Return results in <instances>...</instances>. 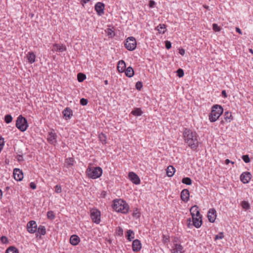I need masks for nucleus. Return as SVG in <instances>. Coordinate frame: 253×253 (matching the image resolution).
<instances>
[{
	"label": "nucleus",
	"instance_id": "9",
	"mask_svg": "<svg viewBox=\"0 0 253 253\" xmlns=\"http://www.w3.org/2000/svg\"><path fill=\"white\" fill-rule=\"evenodd\" d=\"M27 229L28 232L33 234L37 230V224L35 221L31 220L28 222Z\"/></svg>",
	"mask_w": 253,
	"mask_h": 253
},
{
	"label": "nucleus",
	"instance_id": "35",
	"mask_svg": "<svg viewBox=\"0 0 253 253\" xmlns=\"http://www.w3.org/2000/svg\"><path fill=\"white\" fill-rule=\"evenodd\" d=\"M140 214H141L140 212L138 209H135V210H134L133 213H132V216L134 217L138 218L140 217Z\"/></svg>",
	"mask_w": 253,
	"mask_h": 253
},
{
	"label": "nucleus",
	"instance_id": "10",
	"mask_svg": "<svg viewBox=\"0 0 253 253\" xmlns=\"http://www.w3.org/2000/svg\"><path fill=\"white\" fill-rule=\"evenodd\" d=\"M252 177V174L250 172H244L240 175V180L243 183L247 184L250 182Z\"/></svg>",
	"mask_w": 253,
	"mask_h": 253
},
{
	"label": "nucleus",
	"instance_id": "13",
	"mask_svg": "<svg viewBox=\"0 0 253 253\" xmlns=\"http://www.w3.org/2000/svg\"><path fill=\"white\" fill-rule=\"evenodd\" d=\"M208 218L210 222H214L216 217V211L214 209H211L208 212Z\"/></svg>",
	"mask_w": 253,
	"mask_h": 253
},
{
	"label": "nucleus",
	"instance_id": "64",
	"mask_svg": "<svg viewBox=\"0 0 253 253\" xmlns=\"http://www.w3.org/2000/svg\"><path fill=\"white\" fill-rule=\"evenodd\" d=\"M221 123L223 124V121H221Z\"/></svg>",
	"mask_w": 253,
	"mask_h": 253
},
{
	"label": "nucleus",
	"instance_id": "18",
	"mask_svg": "<svg viewBox=\"0 0 253 253\" xmlns=\"http://www.w3.org/2000/svg\"><path fill=\"white\" fill-rule=\"evenodd\" d=\"M171 253H183V247L180 244H174L171 250Z\"/></svg>",
	"mask_w": 253,
	"mask_h": 253
},
{
	"label": "nucleus",
	"instance_id": "56",
	"mask_svg": "<svg viewBox=\"0 0 253 253\" xmlns=\"http://www.w3.org/2000/svg\"><path fill=\"white\" fill-rule=\"evenodd\" d=\"M230 163H231L232 164H234V162H232V161H230L229 159H226L225 160V163L226 164V165H228Z\"/></svg>",
	"mask_w": 253,
	"mask_h": 253
},
{
	"label": "nucleus",
	"instance_id": "41",
	"mask_svg": "<svg viewBox=\"0 0 253 253\" xmlns=\"http://www.w3.org/2000/svg\"><path fill=\"white\" fill-rule=\"evenodd\" d=\"M212 29L215 32H219L221 30V28L217 24L214 23L212 24Z\"/></svg>",
	"mask_w": 253,
	"mask_h": 253
},
{
	"label": "nucleus",
	"instance_id": "24",
	"mask_svg": "<svg viewBox=\"0 0 253 253\" xmlns=\"http://www.w3.org/2000/svg\"><path fill=\"white\" fill-rule=\"evenodd\" d=\"M52 50L53 51L63 52L66 50V47L63 44H54Z\"/></svg>",
	"mask_w": 253,
	"mask_h": 253
},
{
	"label": "nucleus",
	"instance_id": "22",
	"mask_svg": "<svg viewBox=\"0 0 253 253\" xmlns=\"http://www.w3.org/2000/svg\"><path fill=\"white\" fill-rule=\"evenodd\" d=\"M62 114L63 116L65 118L66 120L70 119L73 115L72 110L69 108H66L64 109Z\"/></svg>",
	"mask_w": 253,
	"mask_h": 253
},
{
	"label": "nucleus",
	"instance_id": "28",
	"mask_svg": "<svg viewBox=\"0 0 253 253\" xmlns=\"http://www.w3.org/2000/svg\"><path fill=\"white\" fill-rule=\"evenodd\" d=\"M156 29L160 34H164L166 31V26L165 24H159L157 27Z\"/></svg>",
	"mask_w": 253,
	"mask_h": 253
},
{
	"label": "nucleus",
	"instance_id": "61",
	"mask_svg": "<svg viewBox=\"0 0 253 253\" xmlns=\"http://www.w3.org/2000/svg\"><path fill=\"white\" fill-rule=\"evenodd\" d=\"M90 0H82V1L84 2V3H86L87 2L89 1Z\"/></svg>",
	"mask_w": 253,
	"mask_h": 253
},
{
	"label": "nucleus",
	"instance_id": "15",
	"mask_svg": "<svg viewBox=\"0 0 253 253\" xmlns=\"http://www.w3.org/2000/svg\"><path fill=\"white\" fill-rule=\"evenodd\" d=\"M56 137L57 135L53 130L49 132L47 136V140L50 143L55 144L56 143Z\"/></svg>",
	"mask_w": 253,
	"mask_h": 253
},
{
	"label": "nucleus",
	"instance_id": "5",
	"mask_svg": "<svg viewBox=\"0 0 253 253\" xmlns=\"http://www.w3.org/2000/svg\"><path fill=\"white\" fill-rule=\"evenodd\" d=\"M16 126L21 131H25L28 127L27 120L22 115H20L17 119Z\"/></svg>",
	"mask_w": 253,
	"mask_h": 253
},
{
	"label": "nucleus",
	"instance_id": "7",
	"mask_svg": "<svg viewBox=\"0 0 253 253\" xmlns=\"http://www.w3.org/2000/svg\"><path fill=\"white\" fill-rule=\"evenodd\" d=\"M136 41L133 37H129L125 41V46L129 51L134 50L136 48Z\"/></svg>",
	"mask_w": 253,
	"mask_h": 253
},
{
	"label": "nucleus",
	"instance_id": "52",
	"mask_svg": "<svg viewBox=\"0 0 253 253\" xmlns=\"http://www.w3.org/2000/svg\"><path fill=\"white\" fill-rule=\"evenodd\" d=\"M155 5V2L154 0H151L149 1V6L150 8L154 7Z\"/></svg>",
	"mask_w": 253,
	"mask_h": 253
},
{
	"label": "nucleus",
	"instance_id": "12",
	"mask_svg": "<svg viewBox=\"0 0 253 253\" xmlns=\"http://www.w3.org/2000/svg\"><path fill=\"white\" fill-rule=\"evenodd\" d=\"M94 8L98 15L101 16L104 13L105 5L104 3L100 2L96 3Z\"/></svg>",
	"mask_w": 253,
	"mask_h": 253
},
{
	"label": "nucleus",
	"instance_id": "55",
	"mask_svg": "<svg viewBox=\"0 0 253 253\" xmlns=\"http://www.w3.org/2000/svg\"><path fill=\"white\" fill-rule=\"evenodd\" d=\"M236 31L237 33H238L239 34H241V35L242 34V32L241 29L239 28H238V27H236Z\"/></svg>",
	"mask_w": 253,
	"mask_h": 253
},
{
	"label": "nucleus",
	"instance_id": "32",
	"mask_svg": "<svg viewBox=\"0 0 253 253\" xmlns=\"http://www.w3.org/2000/svg\"><path fill=\"white\" fill-rule=\"evenodd\" d=\"M224 116L225 121L227 122H230L231 120L232 119L231 113L226 112H225Z\"/></svg>",
	"mask_w": 253,
	"mask_h": 253
},
{
	"label": "nucleus",
	"instance_id": "26",
	"mask_svg": "<svg viewBox=\"0 0 253 253\" xmlns=\"http://www.w3.org/2000/svg\"><path fill=\"white\" fill-rule=\"evenodd\" d=\"M74 164V160L72 158H69L65 159L64 166L67 168L73 166Z\"/></svg>",
	"mask_w": 253,
	"mask_h": 253
},
{
	"label": "nucleus",
	"instance_id": "59",
	"mask_svg": "<svg viewBox=\"0 0 253 253\" xmlns=\"http://www.w3.org/2000/svg\"><path fill=\"white\" fill-rule=\"evenodd\" d=\"M2 192L1 190L0 189V199H1V198L2 197Z\"/></svg>",
	"mask_w": 253,
	"mask_h": 253
},
{
	"label": "nucleus",
	"instance_id": "11",
	"mask_svg": "<svg viewBox=\"0 0 253 253\" xmlns=\"http://www.w3.org/2000/svg\"><path fill=\"white\" fill-rule=\"evenodd\" d=\"M129 180L134 184L138 185L140 183V179L138 176L134 172H129L128 173Z\"/></svg>",
	"mask_w": 253,
	"mask_h": 253
},
{
	"label": "nucleus",
	"instance_id": "19",
	"mask_svg": "<svg viewBox=\"0 0 253 253\" xmlns=\"http://www.w3.org/2000/svg\"><path fill=\"white\" fill-rule=\"evenodd\" d=\"M26 58L30 64H33L36 61V56L33 52L30 51L26 54Z\"/></svg>",
	"mask_w": 253,
	"mask_h": 253
},
{
	"label": "nucleus",
	"instance_id": "27",
	"mask_svg": "<svg viewBox=\"0 0 253 253\" xmlns=\"http://www.w3.org/2000/svg\"><path fill=\"white\" fill-rule=\"evenodd\" d=\"M126 75L129 77H132L134 75V71L132 67H128L125 70Z\"/></svg>",
	"mask_w": 253,
	"mask_h": 253
},
{
	"label": "nucleus",
	"instance_id": "14",
	"mask_svg": "<svg viewBox=\"0 0 253 253\" xmlns=\"http://www.w3.org/2000/svg\"><path fill=\"white\" fill-rule=\"evenodd\" d=\"M14 178L17 181H21L23 178V174L21 170L15 169L13 170Z\"/></svg>",
	"mask_w": 253,
	"mask_h": 253
},
{
	"label": "nucleus",
	"instance_id": "2",
	"mask_svg": "<svg viewBox=\"0 0 253 253\" xmlns=\"http://www.w3.org/2000/svg\"><path fill=\"white\" fill-rule=\"evenodd\" d=\"M112 207L116 211L124 214L128 213L129 210L127 203L121 199L114 200Z\"/></svg>",
	"mask_w": 253,
	"mask_h": 253
},
{
	"label": "nucleus",
	"instance_id": "25",
	"mask_svg": "<svg viewBox=\"0 0 253 253\" xmlns=\"http://www.w3.org/2000/svg\"><path fill=\"white\" fill-rule=\"evenodd\" d=\"M175 172V169L172 166H169L166 169L167 175L169 177H172Z\"/></svg>",
	"mask_w": 253,
	"mask_h": 253
},
{
	"label": "nucleus",
	"instance_id": "31",
	"mask_svg": "<svg viewBox=\"0 0 253 253\" xmlns=\"http://www.w3.org/2000/svg\"><path fill=\"white\" fill-rule=\"evenodd\" d=\"M38 233L41 235H44L46 234V230L44 226L40 225L38 228Z\"/></svg>",
	"mask_w": 253,
	"mask_h": 253
},
{
	"label": "nucleus",
	"instance_id": "62",
	"mask_svg": "<svg viewBox=\"0 0 253 253\" xmlns=\"http://www.w3.org/2000/svg\"><path fill=\"white\" fill-rule=\"evenodd\" d=\"M250 51L251 52H253V51L252 49H250Z\"/></svg>",
	"mask_w": 253,
	"mask_h": 253
},
{
	"label": "nucleus",
	"instance_id": "29",
	"mask_svg": "<svg viewBox=\"0 0 253 253\" xmlns=\"http://www.w3.org/2000/svg\"><path fill=\"white\" fill-rule=\"evenodd\" d=\"M126 238L127 240L131 241L134 238V233L131 230H128L126 232Z\"/></svg>",
	"mask_w": 253,
	"mask_h": 253
},
{
	"label": "nucleus",
	"instance_id": "43",
	"mask_svg": "<svg viewBox=\"0 0 253 253\" xmlns=\"http://www.w3.org/2000/svg\"><path fill=\"white\" fill-rule=\"evenodd\" d=\"M242 158L246 163H249L251 161L248 155H243Z\"/></svg>",
	"mask_w": 253,
	"mask_h": 253
},
{
	"label": "nucleus",
	"instance_id": "42",
	"mask_svg": "<svg viewBox=\"0 0 253 253\" xmlns=\"http://www.w3.org/2000/svg\"><path fill=\"white\" fill-rule=\"evenodd\" d=\"M99 138L102 143H106V136L104 134L101 133L99 135Z\"/></svg>",
	"mask_w": 253,
	"mask_h": 253
},
{
	"label": "nucleus",
	"instance_id": "58",
	"mask_svg": "<svg viewBox=\"0 0 253 253\" xmlns=\"http://www.w3.org/2000/svg\"><path fill=\"white\" fill-rule=\"evenodd\" d=\"M163 238H164L163 242L164 243H166V242H167V241L168 240V238L166 236H163Z\"/></svg>",
	"mask_w": 253,
	"mask_h": 253
},
{
	"label": "nucleus",
	"instance_id": "54",
	"mask_svg": "<svg viewBox=\"0 0 253 253\" xmlns=\"http://www.w3.org/2000/svg\"><path fill=\"white\" fill-rule=\"evenodd\" d=\"M179 53L180 54L183 56L185 54V50L183 48L179 49Z\"/></svg>",
	"mask_w": 253,
	"mask_h": 253
},
{
	"label": "nucleus",
	"instance_id": "6",
	"mask_svg": "<svg viewBox=\"0 0 253 253\" xmlns=\"http://www.w3.org/2000/svg\"><path fill=\"white\" fill-rule=\"evenodd\" d=\"M202 215H198L197 216H195L192 217V221L193 223L191 224V220L190 218H189L187 219V224L188 227L190 228L191 226L193 225L196 228H198L200 227L202 224Z\"/></svg>",
	"mask_w": 253,
	"mask_h": 253
},
{
	"label": "nucleus",
	"instance_id": "50",
	"mask_svg": "<svg viewBox=\"0 0 253 253\" xmlns=\"http://www.w3.org/2000/svg\"><path fill=\"white\" fill-rule=\"evenodd\" d=\"M106 32L108 35L111 37H113L115 35L114 32L110 29H108L106 31Z\"/></svg>",
	"mask_w": 253,
	"mask_h": 253
},
{
	"label": "nucleus",
	"instance_id": "16",
	"mask_svg": "<svg viewBox=\"0 0 253 253\" xmlns=\"http://www.w3.org/2000/svg\"><path fill=\"white\" fill-rule=\"evenodd\" d=\"M142 248L140 241L138 239L134 240L132 242V248L133 252H138Z\"/></svg>",
	"mask_w": 253,
	"mask_h": 253
},
{
	"label": "nucleus",
	"instance_id": "38",
	"mask_svg": "<svg viewBox=\"0 0 253 253\" xmlns=\"http://www.w3.org/2000/svg\"><path fill=\"white\" fill-rule=\"evenodd\" d=\"M182 182L186 185H191L192 183L191 179L189 177H184L182 180Z\"/></svg>",
	"mask_w": 253,
	"mask_h": 253
},
{
	"label": "nucleus",
	"instance_id": "47",
	"mask_svg": "<svg viewBox=\"0 0 253 253\" xmlns=\"http://www.w3.org/2000/svg\"><path fill=\"white\" fill-rule=\"evenodd\" d=\"M0 241L3 244H6L8 242L7 237L4 236L1 237Z\"/></svg>",
	"mask_w": 253,
	"mask_h": 253
},
{
	"label": "nucleus",
	"instance_id": "37",
	"mask_svg": "<svg viewBox=\"0 0 253 253\" xmlns=\"http://www.w3.org/2000/svg\"><path fill=\"white\" fill-rule=\"evenodd\" d=\"M77 77L78 80L79 82H82L84 81L86 78L85 75L81 73L78 74Z\"/></svg>",
	"mask_w": 253,
	"mask_h": 253
},
{
	"label": "nucleus",
	"instance_id": "36",
	"mask_svg": "<svg viewBox=\"0 0 253 253\" xmlns=\"http://www.w3.org/2000/svg\"><path fill=\"white\" fill-rule=\"evenodd\" d=\"M47 217L50 220H53L55 218V216L53 211H50L47 212Z\"/></svg>",
	"mask_w": 253,
	"mask_h": 253
},
{
	"label": "nucleus",
	"instance_id": "21",
	"mask_svg": "<svg viewBox=\"0 0 253 253\" xmlns=\"http://www.w3.org/2000/svg\"><path fill=\"white\" fill-rule=\"evenodd\" d=\"M80 242L79 237L76 235H73L71 236L70 239V243L73 246L77 245Z\"/></svg>",
	"mask_w": 253,
	"mask_h": 253
},
{
	"label": "nucleus",
	"instance_id": "45",
	"mask_svg": "<svg viewBox=\"0 0 253 253\" xmlns=\"http://www.w3.org/2000/svg\"><path fill=\"white\" fill-rule=\"evenodd\" d=\"M177 75L179 78H181L184 76L183 70L181 69H179L177 71Z\"/></svg>",
	"mask_w": 253,
	"mask_h": 253
},
{
	"label": "nucleus",
	"instance_id": "49",
	"mask_svg": "<svg viewBox=\"0 0 253 253\" xmlns=\"http://www.w3.org/2000/svg\"><path fill=\"white\" fill-rule=\"evenodd\" d=\"M88 103V101L87 99H84V98H82L81 100H80V103L82 105H86Z\"/></svg>",
	"mask_w": 253,
	"mask_h": 253
},
{
	"label": "nucleus",
	"instance_id": "63",
	"mask_svg": "<svg viewBox=\"0 0 253 253\" xmlns=\"http://www.w3.org/2000/svg\"><path fill=\"white\" fill-rule=\"evenodd\" d=\"M205 7H206V8H208V6H206Z\"/></svg>",
	"mask_w": 253,
	"mask_h": 253
},
{
	"label": "nucleus",
	"instance_id": "48",
	"mask_svg": "<svg viewBox=\"0 0 253 253\" xmlns=\"http://www.w3.org/2000/svg\"><path fill=\"white\" fill-rule=\"evenodd\" d=\"M224 237V235L223 233H220L219 234L216 235L214 239L215 240H218V239H221Z\"/></svg>",
	"mask_w": 253,
	"mask_h": 253
},
{
	"label": "nucleus",
	"instance_id": "30",
	"mask_svg": "<svg viewBox=\"0 0 253 253\" xmlns=\"http://www.w3.org/2000/svg\"><path fill=\"white\" fill-rule=\"evenodd\" d=\"M142 111L140 108H135L131 111V114L134 116H140L142 114Z\"/></svg>",
	"mask_w": 253,
	"mask_h": 253
},
{
	"label": "nucleus",
	"instance_id": "34",
	"mask_svg": "<svg viewBox=\"0 0 253 253\" xmlns=\"http://www.w3.org/2000/svg\"><path fill=\"white\" fill-rule=\"evenodd\" d=\"M241 206L242 208L245 210H249L250 208V205L249 203L245 201H243L241 202Z\"/></svg>",
	"mask_w": 253,
	"mask_h": 253
},
{
	"label": "nucleus",
	"instance_id": "33",
	"mask_svg": "<svg viewBox=\"0 0 253 253\" xmlns=\"http://www.w3.org/2000/svg\"><path fill=\"white\" fill-rule=\"evenodd\" d=\"M6 253H19V251L15 247H10L6 250Z\"/></svg>",
	"mask_w": 253,
	"mask_h": 253
},
{
	"label": "nucleus",
	"instance_id": "44",
	"mask_svg": "<svg viewBox=\"0 0 253 253\" xmlns=\"http://www.w3.org/2000/svg\"><path fill=\"white\" fill-rule=\"evenodd\" d=\"M4 144V139L0 136V152L2 150Z\"/></svg>",
	"mask_w": 253,
	"mask_h": 253
},
{
	"label": "nucleus",
	"instance_id": "40",
	"mask_svg": "<svg viewBox=\"0 0 253 253\" xmlns=\"http://www.w3.org/2000/svg\"><path fill=\"white\" fill-rule=\"evenodd\" d=\"M54 191H55V192L57 194H59V193H61V192H62L61 186L59 185H56L54 187Z\"/></svg>",
	"mask_w": 253,
	"mask_h": 253
},
{
	"label": "nucleus",
	"instance_id": "17",
	"mask_svg": "<svg viewBox=\"0 0 253 253\" xmlns=\"http://www.w3.org/2000/svg\"><path fill=\"white\" fill-rule=\"evenodd\" d=\"M189 191L188 189H185L181 192V200L184 202H187L189 199Z\"/></svg>",
	"mask_w": 253,
	"mask_h": 253
},
{
	"label": "nucleus",
	"instance_id": "53",
	"mask_svg": "<svg viewBox=\"0 0 253 253\" xmlns=\"http://www.w3.org/2000/svg\"><path fill=\"white\" fill-rule=\"evenodd\" d=\"M30 188H32V189H35L37 188L36 184L33 182H32L30 183Z\"/></svg>",
	"mask_w": 253,
	"mask_h": 253
},
{
	"label": "nucleus",
	"instance_id": "60",
	"mask_svg": "<svg viewBox=\"0 0 253 253\" xmlns=\"http://www.w3.org/2000/svg\"><path fill=\"white\" fill-rule=\"evenodd\" d=\"M104 82L106 85L108 84V82L107 80H105Z\"/></svg>",
	"mask_w": 253,
	"mask_h": 253
},
{
	"label": "nucleus",
	"instance_id": "23",
	"mask_svg": "<svg viewBox=\"0 0 253 253\" xmlns=\"http://www.w3.org/2000/svg\"><path fill=\"white\" fill-rule=\"evenodd\" d=\"M126 68V63L124 60L119 61L117 66V70L120 73L124 72Z\"/></svg>",
	"mask_w": 253,
	"mask_h": 253
},
{
	"label": "nucleus",
	"instance_id": "51",
	"mask_svg": "<svg viewBox=\"0 0 253 253\" xmlns=\"http://www.w3.org/2000/svg\"><path fill=\"white\" fill-rule=\"evenodd\" d=\"M166 47L168 49H169V48H171V42H169V41H167L166 42Z\"/></svg>",
	"mask_w": 253,
	"mask_h": 253
},
{
	"label": "nucleus",
	"instance_id": "3",
	"mask_svg": "<svg viewBox=\"0 0 253 253\" xmlns=\"http://www.w3.org/2000/svg\"><path fill=\"white\" fill-rule=\"evenodd\" d=\"M223 112V108L219 105H214L212 108L211 112L209 115V120L211 122L217 121Z\"/></svg>",
	"mask_w": 253,
	"mask_h": 253
},
{
	"label": "nucleus",
	"instance_id": "1",
	"mask_svg": "<svg viewBox=\"0 0 253 253\" xmlns=\"http://www.w3.org/2000/svg\"><path fill=\"white\" fill-rule=\"evenodd\" d=\"M183 135L185 142L192 149L196 150L199 146L198 135L196 132L185 128L183 130Z\"/></svg>",
	"mask_w": 253,
	"mask_h": 253
},
{
	"label": "nucleus",
	"instance_id": "8",
	"mask_svg": "<svg viewBox=\"0 0 253 253\" xmlns=\"http://www.w3.org/2000/svg\"><path fill=\"white\" fill-rule=\"evenodd\" d=\"M90 217L93 222L99 224L101 219L100 211L96 209H91L90 210Z\"/></svg>",
	"mask_w": 253,
	"mask_h": 253
},
{
	"label": "nucleus",
	"instance_id": "57",
	"mask_svg": "<svg viewBox=\"0 0 253 253\" xmlns=\"http://www.w3.org/2000/svg\"><path fill=\"white\" fill-rule=\"evenodd\" d=\"M221 93H222V95L223 97H224L225 98L227 97V95H226V93L225 90H223L222 91Z\"/></svg>",
	"mask_w": 253,
	"mask_h": 253
},
{
	"label": "nucleus",
	"instance_id": "20",
	"mask_svg": "<svg viewBox=\"0 0 253 253\" xmlns=\"http://www.w3.org/2000/svg\"><path fill=\"white\" fill-rule=\"evenodd\" d=\"M190 211L192 215V217H194L195 216H197L198 215H201L200 213L199 208L198 207V206L196 205L191 208Z\"/></svg>",
	"mask_w": 253,
	"mask_h": 253
},
{
	"label": "nucleus",
	"instance_id": "4",
	"mask_svg": "<svg viewBox=\"0 0 253 253\" xmlns=\"http://www.w3.org/2000/svg\"><path fill=\"white\" fill-rule=\"evenodd\" d=\"M87 176L92 179L100 177L102 174V169L100 167H93L89 164L86 170Z\"/></svg>",
	"mask_w": 253,
	"mask_h": 253
},
{
	"label": "nucleus",
	"instance_id": "46",
	"mask_svg": "<svg viewBox=\"0 0 253 253\" xmlns=\"http://www.w3.org/2000/svg\"><path fill=\"white\" fill-rule=\"evenodd\" d=\"M136 88L139 90H141L142 87V84L141 82H137L135 84Z\"/></svg>",
	"mask_w": 253,
	"mask_h": 253
},
{
	"label": "nucleus",
	"instance_id": "39",
	"mask_svg": "<svg viewBox=\"0 0 253 253\" xmlns=\"http://www.w3.org/2000/svg\"><path fill=\"white\" fill-rule=\"evenodd\" d=\"M12 117L10 115H6L4 117V121L7 124L11 123L12 121Z\"/></svg>",
	"mask_w": 253,
	"mask_h": 253
}]
</instances>
